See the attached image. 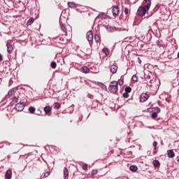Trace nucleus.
<instances>
[{
  "label": "nucleus",
  "instance_id": "nucleus-1",
  "mask_svg": "<svg viewBox=\"0 0 179 179\" xmlns=\"http://www.w3.org/2000/svg\"><path fill=\"white\" fill-rule=\"evenodd\" d=\"M108 90L109 92H110V93H113V94L118 92V85L117 81L110 82L108 87Z\"/></svg>",
  "mask_w": 179,
  "mask_h": 179
},
{
  "label": "nucleus",
  "instance_id": "nucleus-2",
  "mask_svg": "<svg viewBox=\"0 0 179 179\" xmlns=\"http://www.w3.org/2000/svg\"><path fill=\"white\" fill-rule=\"evenodd\" d=\"M148 12H149V10H147L146 8L141 6L138 9L137 14L138 15V16H145V15H146Z\"/></svg>",
  "mask_w": 179,
  "mask_h": 179
},
{
  "label": "nucleus",
  "instance_id": "nucleus-3",
  "mask_svg": "<svg viewBox=\"0 0 179 179\" xmlns=\"http://www.w3.org/2000/svg\"><path fill=\"white\" fill-rule=\"evenodd\" d=\"M141 6L149 10L150 9V6H152V1L150 0H143Z\"/></svg>",
  "mask_w": 179,
  "mask_h": 179
},
{
  "label": "nucleus",
  "instance_id": "nucleus-4",
  "mask_svg": "<svg viewBox=\"0 0 179 179\" xmlns=\"http://www.w3.org/2000/svg\"><path fill=\"white\" fill-rule=\"evenodd\" d=\"M148 99H149V95L146 93H143L140 96L141 103H145V101H147Z\"/></svg>",
  "mask_w": 179,
  "mask_h": 179
},
{
  "label": "nucleus",
  "instance_id": "nucleus-5",
  "mask_svg": "<svg viewBox=\"0 0 179 179\" xmlns=\"http://www.w3.org/2000/svg\"><path fill=\"white\" fill-rule=\"evenodd\" d=\"M106 29L109 33H113V31H120L121 29L116 28L115 27H111L110 25L106 26Z\"/></svg>",
  "mask_w": 179,
  "mask_h": 179
},
{
  "label": "nucleus",
  "instance_id": "nucleus-6",
  "mask_svg": "<svg viewBox=\"0 0 179 179\" xmlns=\"http://www.w3.org/2000/svg\"><path fill=\"white\" fill-rule=\"evenodd\" d=\"M15 108L17 111H23L24 109V103H18L15 105Z\"/></svg>",
  "mask_w": 179,
  "mask_h": 179
},
{
  "label": "nucleus",
  "instance_id": "nucleus-7",
  "mask_svg": "<svg viewBox=\"0 0 179 179\" xmlns=\"http://www.w3.org/2000/svg\"><path fill=\"white\" fill-rule=\"evenodd\" d=\"M112 13L113 16H117V15L120 13V8H118L117 6H113L112 9Z\"/></svg>",
  "mask_w": 179,
  "mask_h": 179
},
{
  "label": "nucleus",
  "instance_id": "nucleus-8",
  "mask_svg": "<svg viewBox=\"0 0 179 179\" xmlns=\"http://www.w3.org/2000/svg\"><path fill=\"white\" fill-rule=\"evenodd\" d=\"M87 39L88 41H93V32L92 31L87 33Z\"/></svg>",
  "mask_w": 179,
  "mask_h": 179
},
{
  "label": "nucleus",
  "instance_id": "nucleus-9",
  "mask_svg": "<svg viewBox=\"0 0 179 179\" xmlns=\"http://www.w3.org/2000/svg\"><path fill=\"white\" fill-rule=\"evenodd\" d=\"M117 71H118V66H117V65L115 64H113L110 66V71L111 72V73H117Z\"/></svg>",
  "mask_w": 179,
  "mask_h": 179
},
{
  "label": "nucleus",
  "instance_id": "nucleus-10",
  "mask_svg": "<svg viewBox=\"0 0 179 179\" xmlns=\"http://www.w3.org/2000/svg\"><path fill=\"white\" fill-rule=\"evenodd\" d=\"M6 47H7V52L8 54H12V51H13V46L10 45V43H6Z\"/></svg>",
  "mask_w": 179,
  "mask_h": 179
},
{
  "label": "nucleus",
  "instance_id": "nucleus-11",
  "mask_svg": "<svg viewBox=\"0 0 179 179\" xmlns=\"http://www.w3.org/2000/svg\"><path fill=\"white\" fill-rule=\"evenodd\" d=\"M167 155L168 157H169L170 159H173V157L176 156V154L174 153V151H173V150H169L167 151Z\"/></svg>",
  "mask_w": 179,
  "mask_h": 179
},
{
  "label": "nucleus",
  "instance_id": "nucleus-12",
  "mask_svg": "<svg viewBox=\"0 0 179 179\" xmlns=\"http://www.w3.org/2000/svg\"><path fill=\"white\" fill-rule=\"evenodd\" d=\"M5 177H6V179H10V178H12V171L8 170L6 172Z\"/></svg>",
  "mask_w": 179,
  "mask_h": 179
},
{
  "label": "nucleus",
  "instance_id": "nucleus-13",
  "mask_svg": "<svg viewBox=\"0 0 179 179\" xmlns=\"http://www.w3.org/2000/svg\"><path fill=\"white\" fill-rule=\"evenodd\" d=\"M81 72H83V73H89V72H90V70L89 69V68H87V66H83L81 69Z\"/></svg>",
  "mask_w": 179,
  "mask_h": 179
},
{
  "label": "nucleus",
  "instance_id": "nucleus-14",
  "mask_svg": "<svg viewBox=\"0 0 179 179\" xmlns=\"http://www.w3.org/2000/svg\"><path fill=\"white\" fill-rule=\"evenodd\" d=\"M64 177L65 179L68 178L69 177V172L68 171V169L64 168Z\"/></svg>",
  "mask_w": 179,
  "mask_h": 179
},
{
  "label": "nucleus",
  "instance_id": "nucleus-15",
  "mask_svg": "<svg viewBox=\"0 0 179 179\" xmlns=\"http://www.w3.org/2000/svg\"><path fill=\"white\" fill-rule=\"evenodd\" d=\"M60 27L62 31H64V36H66L67 32H66V27H65V25L64 24H60Z\"/></svg>",
  "mask_w": 179,
  "mask_h": 179
},
{
  "label": "nucleus",
  "instance_id": "nucleus-16",
  "mask_svg": "<svg viewBox=\"0 0 179 179\" xmlns=\"http://www.w3.org/2000/svg\"><path fill=\"white\" fill-rule=\"evenodd\" d=\"M68 6L69 8H71V9H73L76 8V3H75V2H68Z\"/></svg>",
  "mask_w": 179,
  "mask_h": 179
},
{
  "label": "nucleus",
  "instance_id": "nucleus-17",
  "mask_svg": "<svg viewBox=\"0 0 179 179\" xmlns=\"http://www.w3.org/2000/svg\"><path fill=\"white\" fill-rule=\"evenodd\" d=\"M152 164L154 167H160V162H159V160H154Z\"/></svg>",
  "mask_w": 179,
  "mask_h": 179
},
{
  "label": "nucleus",
  "instance_id": "nucleus-18",
  "mask_svg": "<svg viewBox=\"0 0 179 179\" xmlns=\"http://www.w3.org/2000/svg\"><path fill=\"white\" fill-rule=\"evenodd\" d=\"M129 170L133 171V173H135V171H138V167L135 165H132L129 167Z\"/></svg>",
  "mask_w": 179,
  "mask_h": 179
},
{
  "label": "nucleus",
  "instance_id": "nucleus-19",
  "mask_svg": "<svg viewBox=\"0 0 179 179\" xmlns=\"http://www.w3.org/2000/svg\"><path fill=\"white\" fill-rule=\"evenodd\" d=\"M15 91H17V87H15V88H13L12 90H10L8 91V95L9 96H12V94H13V93H15Z\"/></svg>",
  "mask_w": 179,
  "mask_h": 179
},
{
  "label": "nucleus",
  "instance_id": "nucleus-20",
  "mask_svg": "<svg viewBox=\"0 0 179 179\" xmlns=\"http://www.w3.org/2000/svg\"><path fill=\"white\" fill-rule=\"evenodd\" d=\"M43 110H44V112L45 113V114H48V113H50V111H51V107L45 106Z\"/></svg>",
  "mask_w": 179,
  "mask_h": 179
},
{
  "label": "nucleus",
  "instance_id": "nucleus-21",
  "mask_svg": "<svg viewBox=\"0 0 179 179\" xmlns=\"http://www.w3.org/2000/svg\"><path fill=\"white\" fill-rule=\"evenodd\" d=\"M29 111L31 114H34L35 111H36V108L33 107V106H30L29 108Z\"/></svg>",
  "mask_w": 179,
  "mask_h": 179
},
{
  "label": "nucleus",
  "instance_id": "nucleus-22",
  "mask_svg": "<svg viewBox=\"0 0 179 179\" xmlns=\"http://www.w3.org/2000/svg\"><path fill=\"white\" fill-rule=\"evenodd\" d=\"M152 113H155L156 114H159V113H160V109L159 107H155L154 108H152Z\"/></svg>",
  "mask_w": 179,
  "mask_h": 179
},
{
  "label": "nucleus",
  "instance_id": "nucleus-23",
  "mask_svg": "<svg viewBox=\"0 0 179 179\" xmlns=\"http://www.w3.org/2000/svg\"><path fill=\"white\" fill-rule=\"evenodd\" d=\"M34 22V18H29V20L27 21V24L28 26H30L31 24Z\"/></svg>",
  "mask_w": 179,
  "mask_h": 179
},
{
  "label": "nucleus",
  "instance_id": "nucleus-24",
  "mask_svg": "<svg viewBox=\"0 0 179 179\" xmlns=\"http://www.w3.org/2000/svg\"><path fill=\"white\" fill-rule=\"evenodd\" d=\"M116 83H117V87H118V85L122 86V85H124V80L120 79V80H118V81H116Z\"/></svg>",
  "mask_w": 179,
  "mask_h": 179
},
{
  "label": "nucleus",
  "instance_id": "nucleus-25",
  "mask_svg": "<svg viewBox=\"0 0 179 179\" xmlns=\"http://www.w3.org/2000/svg\"><path fill=\"white\" fill-rule=\"evenodd\" d=\"M124 92L126 93L129 94V93H131V92H132V88H131L130 87H126Z\"/></svg>",
  "mask_w": 179,
  "mask_h": 179
},
{
  "label": "nucleus",
  "instance_id": "nucleus-26",
  "mask_svg": "<svg viewBox=\"0 0 179 179\" xmlns=\"http://www.w3.org/2000/svg\"><path fill=\"white\" fill-rule=\"evenodd\" d=\"M94 41L96 43H100V36L98 34L94 36Z\"/></svg>",
  "mask_w": 179,
  "mask_h": 179
},
{
  "label": "nucleus",
  "instance_id": "nucleus-27",
  "mask_svg": "<svg viewBox=\"0 0 179 179\" xmlns=\"http://www.w3.org/2000/svg\"><path fill=\"white\" fill-rule=\"evenodd\" d=\"M50 66L52 69H55V68H57V62H52Z\"/></svg>",
  "mask_w": 179,
  "mask_h": 179
},
{
  "label": "nucleus",
  "instance_id": "nucleus-28",
  "mask_svg": "<svg viewBox=\"0 0 179 179\" xmlns=\"http://www.w3.org/2000/svg\"><path fill=\"white\" fill-rule=\"evenodd\" d=\"M98 17H101V19H105L106 18V14L104 13H101L98 15Z\"/></svg>",
  "mask_w": 179,
  "mask_h": 179
},
{
  "label": "nucleus",
  "instance_id": "nucleus-29",
  "mask_svg": "<svg viewBox=\"0 0 179 179\" xmlns=\"http://www.w3.org/2000/svg\"><path fill=\"white\" fill-rule=\"evenodd\" d=\"M131 80H133V82H134L135 83L138 82V77L136 76V75H134L132 76Z\"/></svg>",
  "mask_w": 179,
  "mask_h": 179
},
{
  "label": "nucleus",
  "instance_id": "nucleus-30",
  "mask_svg": "<svg viewBox=\"0 0 179 179\" xmlns=\"http://www.w3.org/2000/svg\"><path fill=\"white\" fill-rule=\"evenodd\" d=\"M157 114L158 113H156L155 112H152V115H151V117L153 120H155V118H157Z\"/></svg>",
  "mask_w": 179,
  "mask_h": 179
},
{
  "label": "nucleus",
  "instance_id": "nucleus-31",
  "mask_svg": "<svg viewBox=\"0 0 179 179\" xmlns=\"http://www.w3.org/2000/svg\"><path fill=\"white\" fill-rule=\"evenodd\" d=\"M103 52L104 54H106V55H108L110 54V51H108V49H107V48H103Z\"/></svg>",
  "mask_w": 179,
  "mask_h": 179
},
{
  "label": "nucleus",
  "instance_id": "nucleus-32",
  "mask_svg": "<svg viewBox=\"0 0 179 179\" xmlns=\"http://www.w3.org/2000/svg\"><path fill=\"white\" fill-rule=\"evenodd\" d=\"M54 107L56 110H58V108H59V107H61V104H59V103H55Z\"/></svg>",
  "mask_w": 179,
  "mask_h": 179
},
{
  "label": "nucleus",
  "instance_id": "nucleus-33",
  "mask_svg": "<svg viewBox=\"0 0 179 179\" xmlns=\"http://www.w3.org/2000/svg\"><path fill=\"white\" fill-rule=\"evenodd\" d=\"M14 103H17V101H19V98L18 97H16V96H13V99H12Z\"/></svg>",
  "mask_w": 179,
  "mask_h": 179
},
{
  "label": "nucleus",
  "instance_id": "nucleus-34",
  "mask_svg": "<svg viewBox=\"0 0 179 179\" xmlns=\"http://www.w3.org/2000/svg\"><path fill=\"white\" fill-rule=\"evenodd\" d=\"M97 173H99V171H97V169H94L92 171V176H96Z\"/></svg>",
  "mask_w": 179,
  "mask_h": 179
},
{
  "label": "nucleus",
  "instance_id": "nucleus-35",
  "mask_svg": "<svg viewBox=\"0 0 179 179\" xmlns=\"http://www.w3.org/2000/svg\"><path fill=\"white\" fill-rule=\"evenodd\" d=\"M123 97H124V99H128L129 97V94H128V92H124L123 94Z\"/></svg>",
  "mask_w": 179,
  "mask_h": 179
},
{
  "label": "nucleus",
  "instance_id": "nucleus-36",
  "mask_svg": "<svg viewBox=\"0 0 179 179\" xmlns=\"http://www.w3.org/2000/svg\"><path fill=\"white\" fill-rule=\"evenodd\" d=\"M83 170H85V171H87V165L86 164H83Z\"/></svg>",
  "mask_w": 179,
  "mask_h": 179
},
{
  "label": "nucleus",
  "instance_id": "nucleus-37",
  "mask_svg": "<svg viewBox=\"0 0 179 179\" xmlns=\"http://www.w3.org/2000/svg\"><path fill=\"white\" fill-rule=\"evenodd\" d=\"M124 13L125 15H128V13H129V9L128 8H124Z\"/></svg>",
  "mask_w": 179,
  "mask_h": 179
},
{
  "label": "nucleus",
  "instance_id": "nucleus-38",
  "mask_svg": "<svg viewBox=\"0 0 179 179\" xmlns=\"http://www.w3.org/2000/svg\"><path fill=\"white\" fill-rule=\"evenodd\" d=\"M152 145H153L155 149H156V148L157 147V141H154Z\"/></svg>",
  "mask_w": 179,
  "mask_h": 179
},
{
  "label": "nucleus",
  "instance_id": "nucleus-39",
  "mask_svg": "<svg viewBox=\"0 0 179 179\" xmlns=\"http://www.w3.org/2000/svg\"><path fill=\"white\" fill-rule=\"evenodd\" d=\"M50 176V172H46L44 174V177H48Z\"/></svg>",
  "mask_w": 179,
  "mask_h": 179
},
{
  "label": "nucleus",
  "instance_id": "nucleus-40",
  "mask_svg": "<svg viewBox=\"0 0 179 179\" xmlns=\"http://www.w3.org/2000/svg\"><path fill=\"white\" fill-rule=\"evenodd\" d=\"M2 61H3V57L0 54V62H2Z\"/></svg>",
  "mask_w": 179,
  "mask_h": 179
},
{
  "label": "nucleus",
  "instance_id": "nucleus-41",
  "mask_svg": "<svg viewBox=\"0 0 179 179\" xmlns=\"http://www.w3.org/2000/svg\"><path fill=\"white\" fill-rule=\"evenodd\" d=\"M137 59H138V64H142V60H141V58L138 57Z\"/></svg>",
  "mask_w": 179,
  "mask_h": 179
},
{
  "label": "nucleus",
  "instance_id": "nucleus-42",
  "mask_svg": "<svg viewBox=\"0 0 179 179\" xmlns=\"http://www.w3.org/2000/svg\"><path fill=\"white\" fill-rule=\"evenodd\" d=\"M60 41H64V38H59Z\"/></svg>",
  "mask_w": 179,
  "mask_h": 179
},
{
  "label": "nucleus",
  "instance_id": "nucleus-43",
  "mask_svg": "<svg viewBox=\"0 0 179 179\" xmlns=\"http://www.w3.org/2000/svg\"><path fill=\"white\" fill-rule=\"evenodd\" d=\"M178 58H179V52H178Z\"/></svg>",
  "mask_w": 179,
  "mask_h": 179
},
{
  "label": "nucleus",
  "instance_id": "nucleus-44",
  "mask_svg": "<svg viewBox=\"0 0 179 179\" xmlns=\"http://www.w3.org/2000/svg\"><path fill=\"white\" fill-rule=\"evenodd\" d=\"M8 1H10V0H8Z\"/></svg>",
  "mask_w": 179,
  "mask_h": 179
}]
</instances>
